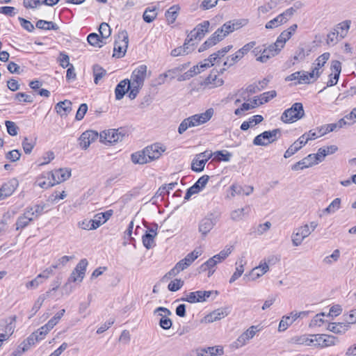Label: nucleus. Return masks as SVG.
I'll return each mask as SVG.
<instances>
[{
	"instance_id": "obj_1",
	"label": "nucleus",
	"mask_w": 356,
	"mask_h": 356,
	"mask_svg": "<svg viewBox=\"0 0 356 356\" xmlns=\"http://www.w3.org/2000/svg\"><path fill=\"white\" fill-rule=\"evenodd\" d=\"M246 19H233L225 23L220 28H218L215 32V35L219 38L220 42L227 35L239 29L247 24Z\"/></svg>"
},
{
	"instance_id": "obj_2",
	"label": "nucleus",
	"mask_w": 356,
	"mask_h": 356,
	"mask_svg": "<svg viewBox=\"0 0 356 356\" xmlns=\"http://www.w3.org/2000/svg\"><path fill=\"white\" fill-rule=\"evenodd\" d=\"M305 115V111L302 103H294L291 108L285 110L281 115V120L284 123H292Z\"/></svg>"
},
{
	"instance_id": "obj_3",
	"label": "nucleus",
	"mask_w": 356,
	"mask_h": 356,
	"mask_svg": "<svg viewBox=\"0 0 356 356\" xmlns=\"http://www.w3.org/2000/svg\"><path fill=\"white\" fill-rule=\"evenodd\" d=\"M281 136V131L275 129L271 131H265L257 135L253 140V144L258 146H266L276 141Z\"/></svg>"
},
{
	"instance_id": "obj_4",
	"label": "nucleus",
	"mask_w": 356,
	"mask_h": 356,
	"mask_svg": "<svg viewBox=\"0 0 356 356\" xmlns=\"http://www.w3.org/2000/svg\"><path fill=\"white\" fill-rule=\"evenodd\" d=\"M129 36L126 31H120L118 35V38L115 41L113 57L122 58L125 55L128 47Z\"/></svg>"
},
{
	"instance_id": "obj_5",
	"label": "nucleus",
	"mask_w": 356,
	"mask_h": 356,
	"mask_svg": "<svg viewBox=\"0 0 356 356\" xmlns=\"http://www.w3.org/2000/svg\"><path fill=\"white\" fill-rule=\"evenodd\" d=\"M124 136L125 134L121 128L104 131L99 134V138L100 141L105 144H114L122 141Z\"/></svg>"
},
{
	"instance_id": "obj_6",
	"label": "nucleus",
	"mask_w": 356,
	"mask_h": 356,
	"mask_svg": "<svg viewBox=\"0 0 356 356\" xmlns=\"http://www.w3.org/2000/svg\"><path fill=\"white\" fill-rule=\"evenodd\" d=\"M210 22L204 20L198 24L187 35V43H191L194 40H200L209 32Z\"/></svg>"
},
{
	"instance_id": "obj_7",
	"label": "nucleus",
	"mask_w": 356,
	"mask_h": 356,
	"mask_svg": "<svg viewBox=\"0 0 356 356\" xmlns=\"http://www.w3.org/2000/svg\"><path fill=\"white\" fill-rule=\"evenodd\" d=\"M218 219V216L213 213H210L200 221L198 229L203 236H206L213 228L214 225L217 223Z\"/></svg>"
},
{
	"instance_id": "obj_8",
	"label": "nucleus",
	"mask_w": 356,
	"mask_h": 356,
	"mask_svg": "<svg viewBox=\"0 0 356 356\" xmlns=\"http://www.w3.org/2000/svg\"><path fill=\"white\" fill-rule=\"evenodd\" d=\"M321 162V159L316 154H310L306 157L303 158L300 161L296 163L294 165L291 166V170L294 171H298L300 170H303L305 168H307L314 165L318 164Z\"/></svg>"
},
{
	"instance_id": "obj_9",
	"label": "nucleus",
	"mask_w": 356,
	"mask_h": 356,
	"mask_svg": "<svg viewBox=\"0 0 356 356\" xmlns=\"http://www.w3.org/2000/svg\"><path fill=\"white\" fill-rule=\"evenodd\" d=\"M282 49L275 42L263 48L262 54L256 60L260 63H266L270 58L277 55Z\"/></svg>"
},
{
	"instance_id": "obj_10",
	"label": "nucleus",
	"mask_w": 356,
	"mask_h": 356,
	"mask_svg": "<svg viewBox=\"0 0 356 356\" xmlns=\"http://www.w3.org/2000/svg\"><path fill=\"white\" fill-rule=\"evenodd\" d=\"M311 234L309 225L305 224L298 228L294 229L291 241L294 246H299L301 245L303 240Z\"/></svg>"
},
{
	"instance_id": "obj_11",
	"label": "nucleus",
	"mask_w": 356,
	"mask_h": 356,
	"mask_svg": "<svg viewBox=\"0 0 356 356\" xmlns=\"http://www.w3.org/2000/svg\"><path fill=\"white\" fill-rule=\"evenodd\" d=\"M209 179V177L208 175H203L200 177L192 186L187 189L184 200H188L193 195L197 194L202 191L205 187Z\"/></svg>"
},
{
	"instance_id": "obj_12",
	"label": "nucleus",
	"mask_w": 356,
	"mask_h": 356,
	"mask_svg": "<svg viewBox=\"0 0 356 356\" xmlns=\"http://www.w3.org/2000/svg\"><path fill=\"white\" fill-rule=\"evenodd\" d=\"M19 186L18 180L13 178L5 182L0 188V199L4 200L10 197Z\"/></svg>"
},
{
	"instance_id": "obj_13",
	"label": "nucleus",
	"mask_w": 356,
	"mask_h": 356,
	"mask_svg": "<svg viewBox=\"0 0 356 356\" xmlns=\"http://www.w3.org/2000/svg\"><path fill=\"white\" fill-rule=\"evenodd\" d=\"M144 149L147 158L149 159L150 162L160 158L162 153L165 151V147L160 143H154L146 147Z\"/></svg>"
},
{
	"instance_id": "obj_14",
	"label": "nucleus",
	"mask_w": 356,
	"mask_h": 356,
	"mask_svg": "<svg viewBox=\"0 0 356 356\" xmlns=\"http://www.w3.org/2000/svg\"><path fill=\"white\" fill-rule=\"evenodd\" d=\"M147 67L145 65H141L136 67L132 72L131 76V83L133 85H143L147 75Z\"/></svg>"
},
{
	"instance_id": "obj_15",
	"label": "nucleus",
	"mask_w": 356,
	"mask_h": 356,
	"mask_svg": "<svg viewBox=\"0 0 356 356\" xmlns=\"http://www.w3.org/2000/svg\"><path fill=\"white\" fill-rule=\"evenodd\" d=\"M98 136L99 134L95 131L88 130L83 132L79 138L80 147L83 149H86L90 143L98 138Z\"/></svg>"
},
{
	"instance_id": "obj_16",
	"label": "nucleus",
	"mask_w": 356,
	"mask_h": 356,
	"mask_svg": "<svg viewBox=\"0 0 356 356\" xmlns=\"http://www.w3.org/2000/svg\"><path fill=\"white\" fill-rule=\"evenodd\" d=\"M307 134L302 135L297 140H296L285 152L284 156L287 159L293 155L302 146H304L309 140Z\"/></svg>"
},
{
	"instance_id": "obj_17",
	"label": "nucleus",
	"mask_w": 356,
	"mask_h": 356,
	"mask_svg": "<svg viewBox=\"0 0 356 356\" xmlns=\"http://www.w3.org/2000/svg\"><path fill=\"white\" fill-rule=\"evenodd\" d=\"M331 70L332 73L329 75V80L327 82V87L335 86L337 83L341 71V62L339 60H332Z\"/></svg>"
},
{
	"instance_id": "obj_18",
	"label": "nucleus",
	"mask_w": 356,
	"mask_h": 356,
	"mask_svg": "<svg viewBox=\"0 0 356 356\" xmlns=\"http://www.w3.org/2000/svg\"><path fill=\"white\" fill-rule=\"evenodd\" d=\"M88 264V262L86 259H82L78 263L72 273H71L69 277V282H77V279L75 277V273H78V277H79V282H81L85 276L86 267Z\"/></svg>"
},
{
	"instance_id": "obj_19",
	"label": "nucleus",
	"mask_w": 356,
	"mask_h": 356,
	"mask_svg": "<svg viewBox=\"0 0 356 356\" xmlns=\"http://www.w3.org/2000/svg\"><path fill=\"white\" fill-rule=\"evenodd\" d=\"M298 25L293 24L287 29L283 31L280 35L277 37L275 42L279 44V46L283 49L286 42L291 38V36L295 33L297 30Z\"/></svg>"
},
{
	"instance_id": "obj_20",
	"label": "nucleus",
	"mask_w": 356,
	"mask_h": 356,
	"mask_svg": "<svg viewBox=\"0 0 356 356\" xmlns=\"http://www.w3.org/2000/svg\"><path fill=\"white\" fill-rule=\"evenodd\" d=\"M71 176V170L68 168H59L51 172L54 185L60 184L68 179Z\"/></svg>"
},
{
	"instance_id": "obj_21",
	"label": "nucleus",
	"mask_w": 356,
	"mask_h": 356,
	"mask_svg": "<svg viewBox=\"0 0 356 356\" xmlns=\"http://www.w3.org/2000/svg\"><path fill=\"white\" fill-rule=\"evenodd\" d=\"M196 356H216L222 355L224 353L221 346H212L203 348H197L195 350Z\"/></svg>"
},
{
	"instance_id": "obj_22",
	"label": "nucleus",
	"mask_w": 356,
	"mask_h": 356,
	"mask_svg": "<svg viewBox=\"0 0 356 356\" xmlns=\"http://www.w3.org/2000/svg\"><path fill=\"white\" fill-rule=\"evenodd\" d=\"M332 124H327L323 125L320 127H317L316 129H312L309 131L308 133H307V136H308V139L313 140L318 137L323 136L325 135L327 133L334 131V129H331L330 127Z\"/></svg>"
},
{
	"instance_id": "obj_23",
	"label": "nucleus",
	"mask_w": 356,
	"mask_h": 356,
	"mask_svg": "<svg viewBox=\"0 0 356 356\" xmlns=\"http://www.w3.org/2000/svg\"><path fill=\"white\" fill-rule=\"evenodd\" d=\"M131 85V81L126 79L121 81L115 89V99L118 100L122 99L124 95L129 92Z\"/></svg>"
},
{
	"instance_id": "obj_24",
	"label": "nucleus",
	"mask_w": 356,
	"mask_h": 356,
	"mask_svg": "<svg viewBox=\"0 0 356 356\" xmlns=\"http://www.w3.org/2000/svg\"><path fill=\"white\" fill-rule=\"evenodd\" d=\"M230 189L232 191L231 195L232 196H235L236 195H250L253 191L254 188L252 186H241L238 184H233L230 186Z\"/></svg>"
},
{
	"instance_id": "obj_25",
	"label": "nucleus",
	"mask_w": 356,
	"mask_h": 356,
	"mask_svg": "<svg viewBox=\"0 0 356 356\" xmlns=\"http://www.w3.org/2000/svg\"><path fill=\"white\" fill-rule=\"evenodd\" d=\"M193 43H187V39L186 38L183 46L172 49L170 54L174 57L188 54L193 51Z\"/></svg>"
},
{
	"instance_id": "obj_26",
	"label": "nucleus",
	"mask_w": 356,
	"mask_h": 356,
	"mask_svg": "<svg viewBox=\"0 0 356 356\" xmlns=\"http://www.w3.org/2000/svg\"><path fill=\"white\" fill-rule=\"evenodd\" d=\"M55 110L61 117L67 116L72 111V102L67 99L60 102L56 104Z\"/></svg>"
},
{
	"instance_id": "obj_27",
	"label": "nucleus",
	"mask_w": 356,
	"mask_h": 356,
	"mask_svg": "<svg viewBox=\"0 0 356 356\" xmlns=\"http://www.w3.org/2000/svg\"><path fill=\"white\" fill-rule=\"evenodd\" d=\"M199 126L196 122L194 115L190 116L184 119L178 127V133L184 134L188 128Z\"/></svg>"
},
{
	"instance_id": "obj_28",
	"label": "nucleus",
	"mask_w": 356,
	"mask_h": 356,
	"mask_svg": "<svg viewBox=\"0 0 356 356\" xmlns=\"http://www.w3.org/2000/svg\"><path fill=\"white\" fill-rule=\"evenodd\" d=\"M180 6L179 5L172 6L165 13V17L168 24H173L178 17Z\"/></svg>"
},
{
	"instance_id": "obj_29",
	"label": "nucleus",
	"mask_w": 356,
	"mask_h": 356,
	"mask_svg": "<svg viewBox=\"0 0 356 356\" xmlns=\"http://www.w3.org/2000/svg\"><path fill=\"white\" fill-rule=\"evenodd\" d=\"M350 327V325L345 323H331L327 326V330L336 334H342L346 332Z\"/></svg>"
},
{
	"instance_id": "obj_30",
	"label": "nucleus",
	"mask_w": 356,
	"mask_h": 356,
	"mask_svg": "<svg viewBox=\"0 0 356 356\" xmlns=\"http://www.w3.org/2000/svg\"><path fill=\"white\" fill-rule=\"evenodd\" d=\"M294 311L291 312L289 316H284L279 324L278 331H285L297 318H293Z\"/></svg>"
},
{
	"instance_id": "obj_31",
	"label": "nucleus",
	"mask_w": 356,
	"mask_h": 356,
	"mask_svg": "<svg viewBox=\"0 0 356 356\" xmlns=\"http://www.w3.org/2000/svg\"><path fill=\"white\" fill-rule=\"evenodd\" d=\"M213 109L209 108L205 112L193 115L198 125L206 123L208 122L213 115Z\"/></svg>"
},
{
	"instance_id": "obj_32",
	"label": "nucleus",
	"mask_w": 356,
	"mask_h": 356,
	"mask_svg": "<svg viewBox=\"0 0 356 356\" xmlns=\"http://www.w3.org/2000/svg\"><path fill=\"white\" fill-rule=\"evenodd\" d=\"M35 26L39 29L46 30V31H58L59 29V26L54 22L51 21H46L40 19L36 22Z\"/></svg>"
},
{
	"instance_id": "obj_33",
	"label": "nucleus",
	"mask_w": 356,
	"mask_h": 356,
	"mask_svg": "<svg viewBox=\"0 0 356 356\" xmlns=\"http://www.w3.org/2000/svg\"><path fill=\"white\" fill-rule=\"evenodd\" d=\"M228 315V312L226 309H218L213 312H211L209 315L207 316V319L209 322H213L221 318H225Z\"/></svg>"
},
{
	"instance_id": "obj_34",
	"label": "nucleus",
	"mask_w": 356,
	"mask_h": 356,
	"mask_svg": "<svg viewBox=\"0 0 356 356\" xmlns=\"http://www.w3.org/2000/svg\"><path fill=\"white\" fill-rule=\"evenodd\" d=\"M87 40L90 45L96 47H102L106 43L105 40L95 33H90L88 35Z\"/></svg>"
},
{
	"instance_id": "obj_35",
	"label": "nucleus",
	"mask_w": 356,
	"mask_h": 356,
	"mask_svg": "<svg viewBox=\"0 0 356 356\" xmlns=\"http://www.w3.org/2000/svg\"><path fill=\"white\" fill-rule=\"evenodd\" d=\"M250 210L249 207L236 209L231 212L230 218L234 221H240L243 220L245 215L248 214Z\"/></svg>"
},
{
	"instance_id": "obj_36",
	"label": "nucleus",
	"mask_w": 356,
	"mask_h": 356,
	"mask_svg": "<svg viewBox=\"0 0 356 356\" xmlns=\"http://www.w3.org/2000/svg\"><path fill=\"white\" fill-rule=\"evenodd\" d=\"M337 149L338 147L336 145L323 147L318 149L317 156H318L321 161H323L327 155L334 154Z\"/></svg>"
},
{
	"instance_id": "obj_37",
	"label": "nucleus",
	"mask_w": 356,
	"mask_h": 356,
	"mask_svg": "<svg viewBox=\"0 0 356 356\" xmlns=\"http://www.w3.org/2000/svg\"><path fill=\"white\" fill-rule=\"evenodd\" d=\"M131 161L134 163L136 164H145L149 162V159L147 158L145 149L132 154Z\"/></svg>"
},
{
	"instance_id": "obj_38",
	"label": "nucleus",
	"mask_w": 356,
	"mask_h": 356,
	"mask_svg": "<svg viewBox=\"0 0 356 356\" xmlns=\"http://www.w3.org/2000/svg\"><path fill=\"white\" fill-rule=\"evenodd\" d=\"M219 38L213 33L199 48L198 51L202 52L219 42Z\"/></svg>"
},
{
	"instance_id": "obj_39",
	"label": "nucleus",
	"mask_w": 356,
	"mask_h": 356,
	"mask_svg": "<svg viewBox=\"0 0 356 356\" xmlns=\"http://www.w3.org/2000/svg\"><path fill=\"white\" fill-rule=\"evenodd\" d=\"M157 234H150L148 232H145V234L143 236V244L147 249H151L155 245L154 238Z\"/></svg>"
},
{
	"instance_id": "obj_40",
	"label": "nucleus",
	"mask_w": 356,
	"mask_h": 356,
	"mask_svg": "<svg viewBox=\"0 0 356 356\" xmlns=\"http://www.w3.org/2000/svg\"><path fill=\"white\" fill-rule=\"evenodd\" d=\"M35 144V138L25 137L22 143L24 153L26 154H31Z\"/></svg>"
},
{
	"instance_id": "obj_41",
	"label": "nucleus",
	"mask_w": 356,
	"mask_h": 356,
	"mask_svg": "<svg viewBox=\"0 0 356 356\" xmlns=\"http://www.w3.org/2000/svg\"><path fill=\"white\" fill-rule=\"evenodd\" d=\"M207 159H197V155L193 159L191 163V169L194 172H200L204 170Z\"/></svg>"
},
{
	"instance_id": "obj_42",
	"label": "nucleus",
	"mask_w": 356,
	"mask_h": 356,
	"mask_svg": "<svg viewBox=\"0 0 356 356\" xmlns=\"http://www.w3.org/2000/svg\"><path fill=\"white\" fill-rule=\"evenodd\" d=\"M236 270L229 279V283L231 284L238 280L244 272V262L243 259H240L239 261H236Z\"/></svg>"
},
{
	"instance_id": "obj_43",
	"label": "nucleus",
	"mask_w": 356,
	"mask_h": 356,
	"mask_svg": "<svg viewBox=\"0 0 356 356\" xmlns=\"http://www.w3.org/2000/svg\"><path fill=\"white\" fill-rule=\"evenodd\" d=\"M15 321L16 316H13L10 317L8 319L6 320L4 326H3V332L7 334L8 336H11L15 328Z\"/></svg>"
},
{
	"instance_id": "obj_44",
	"label": "nucleus",
	"mask_w": 356,
	"mask_h": 356,
	"mask_svg": "<svg viewBox=\"0 0 356 356\" xmlns=\"http://www.w3.org/2000/svg\"><path fill=\"white\" fill-rule=\"evenodd\" d=\"M293 341L299 345H305V346H312L313 345V339L312 334V335H302L299 337H295L293 338Z\"/></svg>"
},
{
	"instance_id": "obj_45",
	"label": "nucleus",
	"mask_w": 356,
	"mask_h": 356,
	"mask_svg": "<svg viewBox=\"0 0 356 356\" xmlns=\"http://www.w3.org/2000/svg\"><path fill=\"white\" fill-rule=\"evenodd\" d=\"M106 74V71L103 69L99 65H95L93 66V75H94V82L95 84L99 83V81L102 79Z\"/></svg>"
},
{
	"instance_id": "obj_46",
	"label": "nucleus",
	"mask_w": 356,
	"mask_h": 356,
	"mask_svg": "<svg viewBox=\"0 0 356 356\" xmlns=\"http://www.w3.org/2000/svg\"><path fill=\"white\" fill-rule=\"evenodd\" d=\"M202 298L199 293V291L190 292L186 295V298H182V301H186L190 303L202 302Z\"/></svg>"
},
{
	"instance_id": "obj_47",
	"label": "nucleus",
	"mask_w": 356,
	"mask_h": 356,
	"mask_svg": "<svg viewBox=\"0 0 356 356\" xmlns=\"http://www.w3.org/2000/svg\"><path fill=\"white\" fill-rule=\"evenodd\" d=\"M32 221V218H29V217L22 215L19 216L15 222L16 229H22L29 225L30 222Z\"/></svg>"
},
{
	"instance_id": "obj_48",
	"label": "nucleus",
	"mask_w": 356,
	"mask_h": 356,
	"mask_svg": "<svg viewBox=\"0 0 356 356\" xmlns=\"http://www.w3.org/2000/svg\"><path fill=\"white\" fill-rule=\"evenodd\" d=\"M306 57V54L304 47L299 46L292 57V65H294L296 62L303 60Z\"/></svg>"
},
{
	"instance_id": "obj_49",
	"label": "nucleus",
	"mask_w": 356,
	"mask_h": 356,
	"mask_svg": "<svg viewBox=\"0 0 356 356\" xmlns=\"http://www.w3.org/2000/svg\"><path fill=\"white\" fill-rule=\"evenodd\" d=\"M100 37L104 40L108 38L111 34V29L109 25L106 22H102L99 28Z\"/></svg>"
},
{
	"instance_id": "obj_50",
	"label": "nucleus",
	"mask_w": 356,
	"mask_h": 356,
	"mask_svg": "<svg viewBox=\"0 0 356 356\" xmlns=\"http://www.w3.org/2000/svg\"><path fill=\"white\" fill-rule=\"evenodd\" d=\"M283 24H285V20H283L282 17L280 16V15H279L274 19L268 22L266 24L265 27L267 29H272L278 27L279 26H280Z\"/></svg>"
},
{
	"instance_id": "obj_51",
	"label": "nucleus",
	"mask_w": 356,
	"mask_h": 356,
	"mask_svg": "<svg viewBox=\"0 0 356 356\" xmlns=\"http://www.w3.org/2000/svg\"><path fill=\"white\" fill-rule=\"evenodd\" d=\"M205 83L207 84H212L213 86L216 87L222 86L224 81L222 79H218L217 74H213L212 72L206 79Z\"/></svg>"
},
{
	"instance_id": "obj_52",
	"label": "nucleus",
	"mask_w": 356,
	"mask_h": 356,
	"mask_svg": "<svg viewBox=\"0 0 356 356\" xmlns=\"http://www.w3.org/2000/svg\"><path fill=\"white\" fill-rule=\"evenodd\" d=\"M65 313V310L64 309L60 310L58 312H57L54 317H52L46 324L49 327H51V329L54 328V327L58 323L61 318L63 316L64 314Z\"/></svg>"
},
{
	"instance_id": "obj_53",
	"label": "nucleus",
	"mask_w": 356,
	"mask_h": 356,
	"mask_svg": "<svg viewBox=\"0 0 356 356\" xmlns=\"http://www.w3.org/2000/svg\"><path fill=\"white\" fill-rule=\"evenodd\" d=\"M156 15L157 13L154 8H147L143 13V17L145 22L151 23L155 19Z\"/></svg>"
},
{
	"instance_id": "obj_54",
	"label": "nucleus",
	"mask_w": 356,
	"mask_h": 356,
	"mask_svg": "<svg viewBox=\"0 0 356 356\" xmlns=\"http://www.w3.org/2000/svg\"><path fill=\"white\" fill-rule=\"evenodd\" d=\"M201 254L202 251L195 249L193 252L188 253L183 259L185 262H186V264H188V266H189Z\"/></svg>"
},
{
	"instance_id": "obj_55",
	"label": "nucleus",
	"mask_w": 356,
	"mask_h": 356,
	"mask_svg": "<svg viewBox=\"0 0 356 356\" xmlns=\"http://www.w3.org/2000/svg\"><path fill=\"white\" fill-rule=\"evenodd\" d=\"M341 204V199L340 198H335L330 204V205L325 209L324 212H326L327 213H334L337 210L339 209Z\"/></svg>"
},
{
	"instance_id": "obj_56",
	"label": "nucleus",
	"mask_w": 356,
	"mask_h": 356,
	"mask_svg": "<svg viewBox=\"0 0 356 356\" xmlns=\"http://www.w3.org/2000/svg\"><path fill=\"white\" fill-rule=\"evenodd\" d=\"M277 92L275 90L268 91L262 93L259 96V104H263L268 102L275 97H276Z\"/></svg>"
},
{
	"instance_id": "obj_57",
	"label": "nucleus",
	"mask_w": 356,
	"mask_h": 356,
	"mask_svg": "<svg viewBox=\"0 0 356 356\" xmlns=\"http://www.w3.org/2000/svg\"><path fill=\"white\" fill-rule=\"evenodd\" d=\"M216 266V260L210 258L199 267L198 271H199V273L205 272L208 269H213Z\"/></svg>"
},
{
	"instance_id": "obj_58",
	"label": "nucleus",
	"mask_w": 356,
	"mask_h": 356,
	"mask_svg": "<svg viewBox=\"0 0 356 356\" xmlns=\"http://www.w3.org/2000/svg\"><path fill=\"white\" fill-rule=\"evenodd\" d=\"M40 340L39 335L34 332L22 344H25L29 350L32 345H34Z\"/></svg>"
},
{
	"instance_id": "obj_59",
	"label": "nucleus",
	"mask_w": 356,
	"mask_h": 356,
	"mask_svg": "<svg viewBox=\"0 0 356 356\" xmlns=\"http://www.w3.org/2000/svg\"><path fill=\"white\" fill-rule=\"evenodd\" d=\"M340 257V252L338 249L333 251V252L329 255L325 257L323 262L325 264H332L334 261H337Z\"/></svg>"
},
{
	"instance_id": "obj_60",
	"label": "nucleus",
	"mask_w": 356,
	"mask_h": 356,
	"mask_svg": "<svg viewBox=\"0 0 356 356\" xmlns=\"http://www.w3.org/2000/svg\"><path fill=\"white\" fill-rule=\"evenodd\" d=\"M15 99L18 102H23L25 103H32L33 102V98L29 95H27L25 92H18L15 94Z\"/></svg>"
},
{
	"instance_id": "obj_61",
	"label": "nucleus",
	"mask_w": 356,
	"mask_h": 356,
	"mask_svg": "<svg viewBox=\"0 0 356 356\" xmlns=\"http://www.w3.org/2000/svg\"><path fill=\"white\" fill-rule=\"evenodd\" d=\"M159 315L161 316L159 321V325L161 327L163 330L170 329L172 327V321L168 318V316L163 315L161 314H159Z\"/></svg>"
},
{
	"instance_id": "obj_62",
	"label": "nucleus",
	"mask_w": 356,
	"mask_h": 356,
	"mask_svg": "<svg viewBox=\"0 0 356 356\" xmlns=\"http://www.w3.org/2000/svg\"><path fill=\"white\" fill-rule=\"evenodd\" d=\"M324 316H325V313L324 312L317 314L313 318V319L311 321L309 326L310 327H314V326L320 327V326H321L323 324V323H324V320L323 318V317Z\"/></svg>"
},
{
	"instance_id": "obj_63",
	"label": "nucleus",
	"mask_w": 356,
	"mask_h": 356,
	"mask_svg": "<svg viewBox=\"0 0 356 356\" xmlns=\"http://www.w3.org/2000/svg\"><path fill=\"white\" fill-rule=\"evenodd\" d=\"M183 285H184V281H182L180 279L179 280L175 279L169 283V284L168 286V289L170 291H177L179 289H181Z\"/></svg>"
},
{
	"instance_id": "obj_64",
	"label": "nucleus",
	"mask_w": 356,
	"mask_h": 356,
	"mask_svg": "<svg viewBox=\"0 0 356 356\" xmlns=\"http://www.w3.org/2000/svg\"><path fill=\"white\" fill-rule=\"evenodd\" d=\"M21 156V153L18 149H13L6 154V159L9 160L11 162H15L19 160Z\"/></svg>"
}]
</instances>
